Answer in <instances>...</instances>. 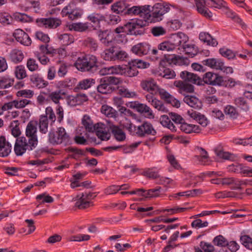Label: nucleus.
Wrapping results in <instances>:
<instances>
[{"instance_id":"nucleus-1","label":"nucleus","mask_w":252,"mask_h":252,"mask_svg":"<svg viewBox=\"0 0 252 252\" xmlns=\"http://www.w3.org/2000/svg\"><path fill=\"white\" fill-rule=\"evenodd\" d=\"M74 66L82 72L91 71L97 66V59L90 54L79 57L74 63Z\"/></svg>"},{"instance_id":"nucleus-2","label":"nucleus","mask_w":252,"mask_h":252,"mask_svg":"<svg viewBox=\"0 0 252 252\" xmlns=\"http://www.w3.org/2000/svg\"><path fill=\"white\" fill-rule=\"evenodd\" d=\"M147 22L141 19H136L128 22L124 26L116 28L115 32L116 33L126 32L127 34L131 35L142 34L143 31L141 29L146 25Z\"/></svg>"},{"instance_id":"nucleus-3","label":"nucleus","mask_w":252,"mask_h":252,"mask_svg":"<svg viewBox=\"0 0 252 252\" xmlns=\"http://www.w3.org/2000/svg\"><path fill=\"white\" fill-rule=\"evenodd\" d=\"M48 141L53 145L63 144L66 145L70 143V138L63 127L57 128L56 131H50L48 133Z\"/></svg>"},{"instance_id":"nucleus-4","label":"nucleus","mask_w":252,"mask_h":252,"mask_svg":"<svg viewBox=\"0 0 252 252\" xmlns=\"http://www.w3.org/2000/svg\"><path fill=\"white\" fill-rule=\"evenodd\" d=\"M170 8L168 4L165 3H157L152 7V10L149 12L150 17H147V22H156L162 20L163 15L168 12Z\"/></svg>"},{"instance_id":"nucleus-5","label":"nucleus","mask_w":252,"mask_h":252,"mask_svg":"<svg viewBox=\"0 0 252 252\" xmlns=\"http://www.w3.org/2000/svg\"><path fill=\"white\" fill-rule=\"evenodd\" d=\"M214 4V7L217 8L226 7V2L223 0H210ZM197 10L201 15L207 18L212 16V12L206 6L205 0H194Z\"/></svg>"},{"instance_id":"nucleus-6","label":"nucleus","mask_w":252,"mask_h":252,"mask_svg":"<svg viewBox=\"0 0 252 252\" xmlns=\"http://www.w3.org/2000/svg\"><path fill=\"white\" fill-rule=\"evenodd\" d=\"M121 82L119 78L114 76H107L101 78L99 85L97 87V91L102 94H111L114 90L112 85H118Z\"/></svg>"},{"instance_id":"nucleus-7","label":"nucleus","mask_w":252,"mask_h":252,"mask_svg":"<svg viewBox=\"0 0 252 252\" xmlns=\"http://www.w3.org/2000/svg\"><path fill=\"white\" fill-rule=\"evenodd\" d=\"M170 118L166 115H162L160 119V124L164 127L169 129L172 132H175L177 130L176 126L171 122L173 121L176 125H180L185 121L184 119L179 115L175 113H170L169 114Z\"/></svg>"},{"instance_id":"nucleus-8","label":"nucleus","mask_w":252,"mask_h":252,"mask_svg":"<svg viewBox=\"0 0 252 252\" xmlns=\"http://www.w3.org/2000/svg\"><path fill=\"white\" fill-rule=\"evenodd\" d=\"M203 63L210 68L217 70H220L226 74H232L233 69L231 66L224 65V63L220 59L209 58L203 61Z\"/></svg>"},{"instance_id":"nucleus-9","label":"nucleus","mask_w":252,"mask_h":252,"mask_svg":"<svg viewBox=\"0 0 252 252\" xmlns=\"http://www.w3.org/2000/svg\"><path fill=\"white\" fill-rule=\"evenodd\" d=\"M82 9L77 8L74 2H70L62 10L61 14L63 17L67 16L71 20H74L81 17L83 15Z\"/></svg>"},{"instance_id":"nucleus-10","label":"nucleus","mask_w":252,"mask_h":252,"mask_svg":"<svg viewBox=\"0 0 252 252\" xmlns=\"http://www.w3.org/2000/svg\"><path fill=\"white\" fill-rule=\"evenodd\" d=\"M36 146H32L31 142L25 137H21L16 139L14 150L17 156L23 155L27 150L32 151L35 148Z\"/></svg>"},{"instance_id":"nucleus-11","label":"nucleus","mask_w":252,"mask_h":252,"mask_svg":"<svg viewBox=\"0 0 252 252\" xmlns=\"http://www.w3.org/2000/svg\"><path fill=\"white\" fill-rule=\"evenodd\" d=\"M96 196L95 192H85L78 195L75 206L80 209L87 208L93 205L92 200Z\"/></svg>"},{"instance_id":"nucleus-12","label":"nucleus","mask_w":252,"mask_h":252,"mask_svg":"<svg viewBox=\"0 0 252 252\" xmlns=\"http://www.w3.org/2000/svg\"><path fill=\"white\" fill-rule=\"evenodd\" d=\"M150 5L133 6L127 9L126 13L131 15H139L144 19L143 21L147 22V17H150L149 12H151Z\"/></svg>"},{"instance_id":"nucleus-13","label":"nucleus","mask_w":252,"mask_h":252,"mask_svg":"<svg viewBox=\"0 0 252 252\" xmlns=\"http://www.w3.org/2000/svg\"><path fill=\"white\" fill-rule=\"evenodd\" d=\"M203 82L207 84L216 86H223L226 84L222 76L212 72H207L204 74Z\"/></svg>"},{"instance_id":"nucleus-14","label":"nucleus","mask_w":252,"mask_h":252,"mask_svg":"<svg viewBox=\"0 0 252 252\" xmlns=\"http://www.w3.org/2000/svg\"><path fill=\"white\" fill-rule=\"evenodd\" d=\"M37 126V121H31L28 123L26 127V135L29 138V141L31 142L32 146L37 145L38 140L36 134Z\"/></svg>"},{"instance_id":"nucleus-15","label":"nucleus","mask_w":252,"mask_h":252,"mask_svg":"<svg viewBox=\"0 0 252 252\" xmlns=\"http://www.w3.org/2000/svg\"><path fill=\"white\" fill-rule=\"evenodd\" d=\"M135 133L140 137H144L149 135L154 136L157 131L151 123L145 122L136 127Z\"/></svg>"},{"instance_id":"nucleus-16","label":"nucleus","mask_w":252,"mask_h":252,"mask_svg":"<svg viewBox=\"0 0 252 252\" xmlns=\"http://www.w3.org/2000/svg\"><path fill=\"white\" fill-rule=\"evenodd\" d=\"M97 34L100 42L105 46H109L115 41V33L109 30H99Z\"/></svg>"},{"instance_id":"nucleus-17","label":"nucleus","mask_w":252,"mask_h":252,"mask_svg":"<svg viewBox=\"0 0 252 252\" xmlns=\"http://www.w3.org/2000/svg\"><path fill=\"white\" fill-rule=\"evenodd\" d=\"M131 50L133 53L141 57L150 54L151 46L147 42H141L132 46Z\"/></svg>"},{"instance_id":"nucleus-18","label":"nucleus","mask_w":252,"mask_h":252,"mask_svg":"<svg viewBox=\"0 0 252 252\" xmlns=\"http://www.w3.org/2000/svg\"><path fill=\"white\" fill-rule=\"evenodd\" d=\"M164 61L170 65H183L188 64V60L175 54L165 55Z\"/></svg>"},{"instance_id":"nucleus-19","label":"nucleus","mask_w":252,"mask_h":252,"mask_svg":"<svg viewBox=\"0 0 252 252\" xmlns=\"http://www.w3.org/2000/svg\"><path fill=\"white\" fill-rule=\"evenodd\" d=\"M180 77L185 82L197 85H201L202 84V80L200 77L195 74L187 71H182L180 73Z\"/></svg>"},{"instance_id":"nucleus-20","label":"nucleus","mask_w":252,"mask_h":252,"mask_svg":"<svg viewBox=\"0 0 252 252\" xmlns=\"http://www.w3.org/2000/svg\"><path fill=\"white\" fill-rule=\"evenodd\" d=\"M158 94L160 95L161 99L167 103L171 104L173 106L176 108H179L180 106V101L164 89L159 88Z\"/></svg>"},{"instance_id":"nucleus-21","label":"nucleus","mask_w":252,"mask_h":252,"mask_svg":"<svg viewBox=\"0 0 252 252\" xmlns=\"http://www.w3.org/2000/svg\"><path fill=\"white\" fill-rule=\"evenodd\" d=\"M13 35L15 39L22 44L29 46L32 43V40L28 33L21 29L16 30Z\"/></svg>"},{"instance_id":"nucleus-22","label":"nucleus","mask_w":252,"mask_h":252,"mask_svg":"<svg viewBox=\"0 0 252 252\" xmlns=\"http://www.w3.org/2000/svg\"><path fill=\"white\" fill-rule=\"evenodd\" d=\"M37 22L46 28L56 29L62 24L61 19L57 18H41Z\"/></svg>"},{"instance_id":"nucleus-23","label":"nucleus","mask_w":252,"mask_h":252,"mask_svg":"<svg viewBox=\"0 0 252 252\" xmlns=\"http://www.w3.org/2000/svg\"><path fill=\"white\" fill-rule=\"evenodd\" d=\"M174 85L178 89L179 92L184 95H185L187 93H192L194 92V86L184 80L175 81Z\"/></svg>"},{"instance_id":"nucleus-24","label":"nucleus","mask_w":252,"mask_h":252,"mask_svg":"<svg viewBox=\"0 0 252 252\" xmlns=\"http://www.w3.org/2000/svg\"><path fill=\"white\" fill-rule=\"evenodd\" d=\"M141 86L143 90L152 94H158L159 89L156 81L152 79L143 81Z\"/></svg>"},{"instance_id":"nucleus-25","label":"nucleus","mask_w":252,"mask_h":252,"mask_svg":"<svg viewBox=\"0 0 252 252\" xmlns=\"http://www.w3.org/2000/svg\"><path fill=\"white\" fill-rule=\"evenodd\" d=\"M189 41L188 36L182 32H178L173 37V41L175 47H178V50L182 49Z\"/></svg>"},{"instance_id":"nucleus-26","label":"nucleus","mask_w":252,"mask_h":252,"mask_svg":"<svg viewBox=\"0 0 252 252\" xmlns=\"http://www.w3.org/2000/svg\"><path fill=\"white\" fill-rule=\"evenodd\" d=\"M228 169L231 172L243 173L250 176H252V168L245 166L241 164H232L229 166Z\"/></svg>"},{"instance_id":"nucleus-27","label":"nucleus","mask_w":252,"mask_h":252,"mask_svg":"<svg viewBox=\"0 0 252 252\" xmlns=\"http://www.w3.org/2000/svg\"><path fill=\"white\" fill-rule=\"evenodd\" d=\"M188 115L193 120H195L203 127L206 126L208 124V121L204 115L193 110L188 111Z\"/></svg>"},{"instance_id":"nucleus-28","label":"nucleus","mask_w":252,"mask_h":252,"mask_svg":"<svg viewBox=\"0 0 252 252\" xmlns=\"http://www.w3.org/2000/svg\"><path fill=\"white\" fill-rule=\"evenodd\" d=\"M88 99V96L84 94H78L68 98V103L71 106H76L82 104Z\"/></svg>"},{"instance_id":"nucleus-29","label":"nucleus","mask_w":252,"mask_h":252,"mask_svg":"<svg viewBox=\"0 0 252 252\" xmlns=\"http://www.w3.org/2000/svg\"><path fill=\"white\" fill-rule=\"evenodd\" d=\"M184 101L190 107L200 109L202 107V103L197 97L192 95H186L184 98Z\"/></svg>"},{"instance_id":"nucleus-30","label":"nucleus","mask_w":252,"mask_h":252,"mask_svg":"<svg viewBox=\"0 0 252 252\" xmlns=\"http://www.w3.org/2000/svg\"><path fill=\"white\" fill-rule=\"evenodd\" d=\"M96 135L101 140H107L110 137V134L106 130L105 125L102 123H97L95 129Z\"/></svg>"},{"instance_id":"nucleus-31","label":"nucleus","mask_w":252,"mask_h":252,"mask_svg":"<svg viewBox=\"0 0 252 252\" xmlns=\"http://www.w3.org/2000/svg\"><path fill=\"white\" fill-rule=\"evenodd\" d=\"M180 129L186 133H198L201 131L199 126L193 124H189L185 121L180 125Z\"/></svg>"},{"instance_id":"nucleus-32","label":"nucleus","mask_w":252,"mask_h":252,"mask_svg":"<svg viewBox=\"0 0 252 252\" xmlns=\"http://www.w3.org/2000/svg\"><path fill=\"white\" fill-rule=\"evenodd\" d=\"M110 129L115 138L118 141H123L126 138L124 131L118 126L112 125Z\"/></svg>"},{"instance_id":"nucleus-33","label":"nucleus","mask_w":252,"mask_h":252,"mask_svg":"<svg viewBox=\"0 0 252 252\" xmlns=\"http://www.w3.org/2000/svg\"><path fill=\"white\" fill-rule=\"evenodd\" d=\"M30 80L33 85L39 89L43 88L48 85V82L45 81L38 74L31 75Z\"/></svg>"},{"instance_id":"nucleus-34","label":"nucleus","mask_w":252,"mask_h":252,"mask_svg":"<svg viewBox=\"0 0 252 252\" xmlns=\"http://www.w3.org/2000/svg\"><path fill=\"white\" fill-rule=\"evenodd\" d=\"M226 15L227 17L231 18L235 23L238 24L242 29L245 30L247 29V26L246 24L243 21V20L234 12L230 10L226 6Z\"/></svg>"},{"instance_id":"nucleus-35","label":"nucleus","mask_w":252,"mask_h":252,"mask_svg":"<svg viewBox=\"0 0 252 252\" xmlns=\"http://www.w3.org/2000/svg\"><path fill=\"white\" fill-rule=\"evenodd\" d=\"M199 39L206 43L207 45L212 46H216L218 44V42L216 39L213 38L212 36L207 32H201L199 35Z\"/></svg>"},{"instance_id":"nucleus-36","label":"nucleus","mask_w":252,"mask_h":252,"mask_svg":"<svg viewBox=\"0 0 252 252\" xmlns=\"http://www.w3.org/2000/svg\"><path fill=\"white\" fill-rule=\"evenodd\" d=\"M101 112L108 118L116 119L118 116V113L113 107L105 104L101 107Z\"/></svg>"},{"instance_id":"nucleus-37","label":"nucleus","mask_w":252,"mask_h":252,"mask_svg":"<svg viewBox=\"0 0 252 252\" xmlns=\"http://www.w3.org/2000/svg\"><path fill=\"white\" fill-rule=\"evenodd\" d=\"M138 112L146 115V117L149 119H153L154 114L151 109L147 105L143 103H139L136 106Z\"/></svg>"},{"instance_id":"nucleus-38","label":"nucleus","mask_w":252,"mask_h":252,"mask_svg":"<svg viewBox=\"0 0 252 252\" xmlns=\"http://www.w3.org/2000/svg\"><path fill=\"white\" fill-rule=\"evenodd\" d=\"M82 123L86 130L89 132H94L97 126V124L94 125L90 117L87 115L84 116Z\"/></svg>"},{"instance_id":"nucleus-39","label":"nucleus","mask_w":252,"mask_h":252,"mask_svg":"<svg viewBox=\"0 0 252 252\" xmlns=\"http://www.w3.org/2000/svg\"><path fill=\"white\" fill-rule=\"evenodd\" d=\"M9 57L11 62L15 63H18L23 61L24 55L21 50L14 49L10 52Z\"/></svg>"},{"instance_id":"nucleus-40","label":"nucleus","mask_w":252,"mask_h":252,"mask_svg":"<svg viewBox=\"0 0 252 252\" xmlns=\"http://www.w3.org/2000/svg\"><path fill=\"white\" fill-rule=\"evenodd\" d=\"M64 94V93L60 90L53 91L49 94L48 99L51 100L55 104H58L60 100L63 99V95Z\"/></svg>"},{"instance_id":"nucleus-41","label":"nucleus","mask_w":252,"mask_h":252,"mask_svg":"<svg viewBox=\"0 0 252 252\" xmlns=\"http://www.w3.org/2000/svg\"><path fill=\"white\" fill-rule=\"evenodd\" d=\"M58 39L61 43L63 46H67L74 41V36L69 33L61 34L58 35Z\"/></svg>"},{"instance_id":"nucleus-42","label":"nucleus","mask_w":252,"mask_h":252,"mask_svg":"<svg viewBox=\"0 0 252 252\" xmlns=\"http://www.w3.org/2000/svg\"><path fill=\"white\" fill-rule=\"evenodd\" d=\"M115 50L114 47L105 49L101 54V57L105 61H115Z\"/></svg>"},{"instance_id":"nucleus-43","label":"nucleus","mask_w":252,"mask_h":252,"mask_svg":"<svg viewBox=\"0 0 252 252\" xmlns=\"http://www.w3.org/2000/svg\"><path fill=\"white\" fill-rule=\"evenodd\" d=\"M68 152L70 153V157L76 160L79 159L82 156L86 154L85 150L80 149L76 148H69Z\"/></svg>"},{"instance_id":"nucleus-44","label":"nucleus","mask_w":252,"mask_h":252,"mask_svg":"<svg viewBox=\"0 0 252 252\" xmlns=\"http://www.w3.org/2000/svg\"><path fill=\"white\" fill-rule=\"evenodd\" d=\"M127 8V5L125 0L118 1L112 5V10L117 14L122 13Z\"/></svg>"},{"instance_id":"nucleus-45","label":"nucleus","mask_w":252,"mask_h":252,"mask_svg":"<svg viewBox=\"0 0 252 252\" xmlns=\"http://www.w3.org/2000/svg\"><path fill=\"white\" fill-rule=\"evenodd\" d=\"M0 145V157H6L9 155L11 151V146L9 142H6L5 139Z\"/></svg>"},{"instance_id":"nucleus-46","label":"nucleus","mask_w":252,"mask_h":252,"mask_svg":"<svg viewBox=\"0 0 252 252\" xmlns=\"http://www.w3.org/2000/svg\"><path fill=\"white\" fill-rule=\"evenodd\" d=\"M219 53L222 57L229 60L235 59L237 55V52L225 47L220 48Z\"/></svg>"},{"instance_id":"nucleus-47","label":"nucleus","mask_w":252,"mask_h":252,"mask_svg":"<svg viewBox=\"0 0 252 252\" xmlns=\"http://www.w3.org/2000/svg\"><path fill=\"white\" fill-rule=\"evenodd\" d=\"M95 80L93 78H87L80 81L78 85L77 88L82 90H87L91 88L95 84Z\"/></svg>"},{"instance_id":"nucleus-48","label":"nucleus","mask_w":252,"mask_h":252,"mask_svg":"<svg viewBox=\"0 0 252 252\" xmlns=\"http://www.w3.org/2000/svg\"><path fill=\"white\" fill-rule=\"evenodd\" d=\"M41 117H46L50 125H52L56 120V116L53 108L51 106L47 107L45 109V115H41Z\"/></svg>"},{"instance_id":"nucleus-49","label":"nucleus","mask_w":252,"mask_h":252,"mask_svg":"<svg viewBox=\"0 0 252 252\" xmlns=\"http://www.w3.org/2000/svg\"><path fill=\"white\" fill-rule=\"evenodd\" d=\"M13 78L8 76L0 78V89H6L11 87L14 84Z\"/></svg>"},{"instance_id":"nucleus-50","label":"nucleus","mask_w":252,"mask_h":252,"mask_svg":"<svg viewBox=\"0 0 252 252\" xmlns=\"http://www.w3.org/2000/svg\"><path fill=\"white\" fill-rule=\"evenodd\" d=\"M36 199L39 204L44 203H51L54 202V198L46 193H43L37 195Z\"/></svg>"},{"instance_id":"nucleus-51","label":"nucleus","mask_w":252,"mask_h":252,"mask_svg":"<svg viewBox=\"0 0 252 252\" xmlns=\"http://www.w3.org/2000/svg\"><path fill=\"white\" fill-rule=\"evenodd\" d=\"M14 18L18 22L22 23H30L32 22V18L25 13L17 12L13 14Z\"/></svg>"},{"instance_id":"nucleus-52","label":"nucleus","mask_w":252,"mask_h":252,"mask_svg":"<svg viewBox=\"0 0 252 252\" xmlns=\"http://www.w3.org/2000/svg\"><path fill=\"white\" fill-rule=\"evenodd\" d=\"M158 48L161 51L169 52L174 50L176 47L173 41H167L162 42L158 44Z\"/></svg>"},{"instance_id":"nucleus-53","label":"nucleus","mask_w":252,"mask_h":252,"mask_svg":"<svg viewBox=\"0 0 252 252\" xmlns=\"http://www.w3.org/2000/svg\"><path fill=\"white\" fill-rule=\"evenodd\" d=\"M118 94L121 96L127 98H134L136 96L135 92L130 91L126 88L123 87H119L118 88Z\"/></svg>"},{"instance_id":"nucleus-54","label":"nucleus","mask_w":252,"mask_h":252,"mask_svg":"<svg viewBox=\"0 0 252 252\" xmlns=\"http://www.w3.org/2000/svg\"><path fill=\"white\" fill-rule=\"evenodd\" d=\"M15 77L18 79H23L27 76L26 69L23 65L17 66L14 70Z\"/></svg>"},{"instance_id":"nucleus-55","label":"nucleus","mask_w":252,"mask_h":252,"mask_svg":"<svg viewBox=\"0 0 252 252\" xmlns=\"http://www.w3.org/2000/svg\"><path fill=\"white\" fill-rule=\"evenodd\" d=\"M49 122L46 117L40 116L38 125H39V131L40 132L45 134L48 132Z\"/></svg>"},{"instance_id":"nucleus-56","label":"nucleus","mask_w":252,"mask_h":252,"mask_svg":"<svg viewBox=\"0 0 252 252\" xmlns=\"http://www.w3.org/2000/svg\"><path fill=\"white\" fill-rule=\"evenodd\" d=\"M88 19L94 25H98L100 22L104 21L105 17L100 14L94 13L88 16Z\"/></svg>"},{"instance_id":"nucleus-57","label":"nucleus","mask_w":252,"mask_h":252,"mask_svg":"<svg viewBox=\"0 0 252 252\" xmlns=\"http://www.w3.org/2000/svg\"><path fill=\"white\" fill-rule=\"evenodd\" d=\"M158 183L168 188H171L176 185L175 182L173 179L170 178L160 176L158 179Z\"/></svg>"},{"instance_id":"nucleus-58","label":"nucleus","mask_w":252,"mask_h":252,"mask_svg":"<svg viewBox=\"0 0 252 252\" xmlns=\"http://www.w3.org/2000/svg\"><path fill=\"white\" fill-rule=\"evenodd\" d=\"M26 66L29 71H36L39 70L38 63L35 59L30 58L27 60Z\"/></svg>"},{"instance_id":"nucleus-59","label":"nucleus","mask_w":252,"mask_h":252,"mask_svg":"<svg viewBox=\"0 0 252 252\" xmlns=\"http://www.w3.org/2000/svg\"><path fill=\"white\" fill-rule=\"evenodd\" d=\"M123 75L130 77L135 76L138 73L137 69L131 64H129L128 67H123Z\"/></svg>"},{"instance_id":"nucleus-60","label":"nucleus","mask_w":252,"mask_h":252,"mask_svg":"<svg viewBox=\"0 0 252 252\" xmlns=\"http://www.w3.org/2000/svg\"><path fill=\"white\" fill-rule=\"evenodd\" d=\"M128 64L134 66L136 69L137 68H146L150 66L149 63L139 59L132 60L129 62Z\"/></svg>"},{"instance_id":"nucleus-61","label":"nucleus","mask_w":252,"mask_h":252,"mask_svg":"<svg viewBox=\"0 0 252 252\" xmlns=\"http://www.w3.org/2000/svg\"><path fill=\"white\" fill-rule=\"evenodd\" d=\"M155 168L154 167L146 169L143 172V175L149 178L158 180L160 175L158 171L155 170Z\"/></svg>"},{"instance_id":"nucleus-62","label":"nucleus","mask_w":252,"mask_h":252,"mask_svg":"<svg viewBox=\"0 0 252 252\" xmlns=\"http://www.w3.org/2000/svg\"><path fill=\"white\" fill-rule=\"evenodd\" d=\"M241 244L247 249L252 250V238L248 235H243L240 238Z\"/></svg>"},{"instance_id":"nucleus-63","label":"nucleus","mask_w":252,"mask_h":252,"mask_svg":"<svg viewBox=\"0 0 252 252\" xmlns=\"http://www.w3.org/2000/svg\"><path fill=\"white\" fill-rule=\"evenodd\" d=\"M224 113L233 119H236L239 115V113L236 108L232 105H227L224 109Z\"/></svg>"},{"instance_id":"nucleus-64","label":"nucleus","mask_w":252,"mask_h":252,"mask_svg":"<svg viewBox=\"0 0 252 252\" xmlns=\"http://www.w3.org/2000/svg\"><path fill=\"white\" fill-rule=\"evenodd\" d=\"M34 95V92L31 90L24 89L18 91L16 96L18 97H23L26 99L32 98Z\"/></svg>"}]
</instances>
